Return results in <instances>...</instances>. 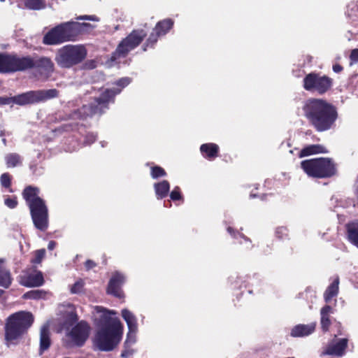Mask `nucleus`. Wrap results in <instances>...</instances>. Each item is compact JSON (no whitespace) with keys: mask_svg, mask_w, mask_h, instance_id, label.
Instances as JSON below:
<instances>
[{"mask_svg":"<svg viewBox=\"0 0 358 358\" xmlns=\"http://www.w3.org/2000/svg\"><path fill=\"white\" fill-rule=\"evenodd\" d=\"M9 56L0 54V73H9Z\"/></svg>","mask_w":358,"mask_h":358,"instance_id":"obj_36","label":"nucleus"},{"mask_svg":"<svg viewBox=\"0 0 358 358\" xmlns=\"http://www.w3.org/2000/svg\"><path fill=\"white\" fill-rule=\"evenodd\" d=\"M301 166L310 177L328 178L336 173L335 164L329 158H315L302 161Z\"/></svg>","mask_w":358,"mask_h":358,"instance_id":"obj_8","label":"nucleus"},{"mask_svg":"<svg viewBox=\"0 0 358 358\" xmlns=\"http://www.w3.org/2000/svg\"><path fill=\"white\" fill-rule=\"evenodd\" d=\"M121 315L127 324V329L138 328L137 318L131 310L124 308L121 310Z\"/></svg>","mask_w":358,"mask_h":358,"instance_id":"obj_25","label":"nucleus"},{"mask_svg":"<svg viewBox=\"0 0 358 358\" xmlns=\"http://www.w3.org/2000/svg\"><path fill=\"white\" fill-rule=\"evenodd\" d=\"M200 152L204 158L212 160L217 157L219 146L213 143H204L200 146Z\"/></svg>","mask_w":358,"mask_h":358,"instance_id":"obj_21","label":"nucleus"},{"mask_svg":"<svg viewBox=\"0 0 358 358\" xmlns=\"http://www.w3.org/2000/svg\"><path fill=\"white\" fill-rule=\"evenodd\" d=\"M10 98L11 105L17 104L22 106L37 102L36 91H29L15 96H10Z\"/></svg>","mask_w":358,"mask_h":358,"instance_id":"obj_18","label":"nucleus"},{"mask_svg":"<svg viewBox=\"0 0 358 358\" xmlns=\"http://www.w3.org/2000/svg\"><path fill=\"white\" fill-rule=\"evenodd\" d=\"M275 236L280 239L287 237V229L284 227H278L275 230Z\"/></svg>","mask_w":358,"mask_h":358,"instance_id":"obj_41","label":"nucleus"},{"mask_svg":"<svg viewBox=\"0 0 358 358\" xmlns=\"http://www.w3.org/2000/svg\"><path fill=\"white\" fill-rule=\"evenodd\" d=\"M154 189L157 198L162 199L168 195L170 185L167 180H162L159 182L155 183Z\"/></svg>","mask_w":358,"mask_h":358,"instance_id":"obj_26","label":"nucleus"},{"mask_svg":"<svg viewBox=\"0 0 358 358\" xmlns=\"http://www.w3.org/2000/svg\"><path fill=\"white\" fill-rule=\"evenodd\" d=\"M347 229L348 240L358 248V223L353 222L348 224Z\"/></svg>","mask_w":358,"mask_h":358,"instance_id":"obj_30","label":"nucleus"},{"mask_svg":"<svg viewBox=\"0 0 358 358\" xmlns=\"http://www.w3.org/2000/svg\"><path fill=\"white\" fill-rule=\"evenodd\" d=\"M20 282L25 287H39L43 284L44 280L41 271H34L22 274Z\"/></svg>","mask_w":358,"mask_h":358,"instance_id":"obj_15","label":"nucleus"},{"mask_svg":"<svg viewBox=\"0 0 358 358\" xmlns=\"http://www.w3.org/2000/svg\"><path fill=\"white\" fill-rule=\"evenodd\" d=\"M150 175L153 179H157L165 176L166 173L162 167L154 166L151 167Z\"/></svg>","mask_w":358,"mask_h":358,"instance_id":"obj_37","label":"nucleus"},{"mask_svg":"<svg viewBox=\"0 0 358 358\" xmlns=\"http://www.w3.org/2000/svg\"><path fill=\"white\" fill-rule=\"evenodd\" d=\"M174 22L172 19L166 18L159 21L155 27L152 33L149 36L147 43L153 45L159 37L166 34L173 27Z\"/></svg>","mask_w":358,"mask_h":358,"instance_id":"obj_12","label":"nucleus"},{"mask_svg":"<svg viewBox=\"0 0 358 358\" xmlns=\"http://www.w3.org/2000/svg\"><path fill=\"white\" fill-rule=\"evenodd\" d=\"M45 255V249H41L36 251L35 259L32 261L35 264H38L41 262Z\"/></svg>","mask_w":358,"mask_h":358,"instance_id":"obj_42","label":"nucleus"},{"mask_svg":"<svg viewBox=\"0 0 358 358\" xmlns=\"http://www.w3.org/2000/svg\"><path fill=\"white\" fill-rule=\"evenodd\" d=\"M332 79L317 73H309L303 78V87L311 92L323 94L331 89Z\"/></svg>","mask_w":358,"mask_h":358,"instance_id":"obj_10","label":"nucleus"},{"mask_svg":"<svg viewBox=\"0 0 358 358\" xmlns=\"http://www.w3.org/2000/svg\"><path fill=\"white\" fill-rule=\"evenodd\" d=\"M145 36L146 32L143 29L133 31L120 43L110 60L108 62V66H111L113 62H120V59L124 58L131 50L137 47Z\"/></svg>","mask_w":358,"mask_h":358,"instance_id":"obj_9","label":"nucleus"},{"mask_svg":"<svg viewBox=\"0 0 358 358\" xmlns=\"http://www.w3.org/2000/svg\"><path fill=\"white\" fill-rule=\"evenodd\" d=\"M35 65L40 68L41 71H43L47 76H48L54 71V64L50 58L42 57L37 62H35Z\"/></svg>","mask_w":358,"mask_h":358,"instance_id":"obj_28","label":"nucleus"},{"mask_svg":"<svg viewBox=\"0 0 358 358\" xmlns=\"http://www.w3.org/2000/svg\"><path fill=\"white\" fill-rule=\"evenodd\" d=\"M333 312V308L330 306H325L320 310V324L324 331H327L329 329L331 324L329 317Z\"/></svg>","mask_w":358,"mask_h":358,"instance_id":"obj_24","label":"nucleus"},{"mask_svg":"<svg viewBox=\"0 0 358 358\" xmlns=\"http://www.w3.org/2000/svg\"><path fill=\"white\" fill-rule=\"evenodd\" d=\"M50 324L46 322L44 324L40 330V354H42L44 351L47 350L51 343L50 337Z\"/></svg>","mask_w":358,"mask_h":358,"instance_id":"obj_20","label":"nucleus"},{"mask_svg":"<svg viewBox=\"0 0 358 358\" xmlns=\"http://www.w3.org/2000/svg\"><path fill=\"white\" fill-rule=\"evenodd\" d=\"M1 1H4L5 0H0Z\"/></svg>","mask_w":358,"mask_h":358,"instance_id":"obj_57","label":"nucleus"},{"mask_svg":"<svg viewBox=\"0 0 358 358\" xmlns=\"http://www.w3.org/2000/svg\"><path fill=\"white\" fill-rule=\"evenodd\" d=\"M90 331L89 324L85 321H80L68 332L67 336L74 345L80 346L86 341Z\"/></svg>","mask_w":358,"mask_h":358,"instance_id":"obj_11","label":"nucleus"},{"mask_svg":"<svg viewBox=\"0 0 358 358\" xmlns=\"http://www.w3.org/2000/svg\"><path fill=\"white\" fill-rule=\"evenodd\" d=\"M3 142L4 144H6V139L5 138H3Z\"/></svg>","mask_w":358,"mask_h":358,"instance_id":"obj_54","label":"nucleus"},{"mask_svg":"<svg viewBox=\"0 0 358 358\" xmlns=\"http://www.w3.org/2000/svg\"><path fill=\"white\" fill-rule=\"evenodd\" d=\"M84 286V282L82 280L76 281L71 287V292L73 294H78L82 292Z\"/></svg>","mask_w":358,"mask_h":358,"instance_id":"obj_38","label":"nucleus"},{"mask_svg":"<svg viewBox=\"0 0 358 358\" xmlns=\"http://www.w3.org/2000/svg\"><path fill=\"white\" fill-rule=\"evenodd\" d=\"M96 136L94 134H88L85 136L84 143L85 145H90L96 141Z\"/></svg>","mask_w":358,"mask_h":358,"instance_id":"obj_46","label":"nucleus"},{"mask_svg":"<svg viewBox=\"0 0 358 358\" xmlns=\"http://www.w3.org/2000/svg\"><path fill=\"white\" fill-rule=\"evenodd\" d=\"M4 203L8 208H14L16 207L17 202L15 198H7L5 199Z\"/></svg>","mask_w":358,"mask_h":358,"instance_id":"obj_44","label":"nucleus"},{"mask_svg":"<svg viewBox=\"0 0 358 358\" xmlns=\"http://www.w3.org/2000/svg\"><path fill=\"white\" fill-rule=\"evenodd\" d=\"M90 27L92 26L88 23L77 22L62 23L50 30L44 36L43 42L46 45H57L74 41L80 32L87 31Z\"/></svg>","mask_w":358,"mask_h":358,"instance_id":"obj_6","label":"nucleus"},{"mask_svg":"<svg viewBox=\"0 0 358 358\" xmlns=\"http://www.w3.org/2000/svg\"><path fill=\"white\" fill-rule=\"evenodd\" d=\"M95 266V264L92 260H87L85 262V267L87 269H91Z\"/></svg>","mask_w":358,"mask_h":358,"instance_id":"obj_50","label":"nucleus"},{"mask_svg":"<svg viewBox=\"0 0 358 358\" xmlns=\"http://www.w3.org/2000/svg\"><path fill=\"white\" fill-rule=\"evenodd\" d=\"M303 110L305 116L318 131L329 129L338 117L336 108L321 99L307 100Z\"/></svg>","mask_w":358,"mask_h":358,"instance_id":"obj_2","label":"nucleus"},{"mask_svg":"<svg viewBox=\"0 0 358 358\" xmlns=\"http://www.w3.org/2000/svg\"><path fill=\"white\" fill-rule=\"evenodd\" d=\"M97 66V63L95 60L91 59L87 61L84 64V68L87 69H93Z\"/></svg>","mask_w":358,"mask_h":358,"instance_id":"obj_47","label":"nucleus"},{"mask_svg":"<svg viewBox=\"0 0 358 358\" xmlns=\"http://www.w3.org/2000/svg\"><path fill=\"white\" fill-rule=\"evenodd\" d=\"M327 152L326 148L321 145H310L303 148L299 152V157H303L308 155L325 153Z\"/></svg>","mask_w":358,"mask_h":358,"instance_id":"obj_27","label":"nucleus"},{"mask_svg":"<svg viewBox=\"0 0 358 358\" xmlns=\"http://www.w3.org/2000/svg\"><path fill=\"white\" fill-rule=\"evenodd\" d=\"M34 322L33 315L27 311H19L10 315L6 321L5 340L7 346L16 345Z\"/></svg>","mask_w":358,"mask_h":358,"instance_id":"obj_4","label":"nucleus"},{"mask_svg":"<svg viewBox=\"0 0 358 358\" xmlns=\"http://www.w3.org/2000/svg\"><path fill=\"white\" fill-rule=\"evenodd\" d=\"M348 345L347 338H334L325 348L323 355L341 357Z\"/></svg>","mask_w":358,"mask_h":358,"instance_id":"obj_16","label":"nucleus"},{"mask_svg":"<svg viewBox=\"0 0 358 358\" xmlns=\"http://www.w3.org/2000/svg\"><path fill=\"white\" fill-rule=\"evenodd\" d=\"M250 196H252V197H255V195H254V194H250Z\"/></svg>","mask_w":358,"mask_h":358,"instance_id":"obj_56","label":"nucleus"},{"mask_svg":"<svg viewBox=\"0 0 358 358\" xmlns=\"http://www.w3.org/2000/svg\"><path fill=\"white\" fill-rule=\"evenodd\" d=\"M0 182L2 187L8 188L10 185V176L8 173H5L1 176Z\"/></svg>","mask_w":358,"mask_h":358,"instance_id":"obj_40","label":"nucleus"},{"mask_svg":"<svg viewBox=\"0 0 358 358\" xmlns=\"http://www.w3.org/2000/svg\"><path fill=\"white\" fill-rule=\"evenodd\" d=\"M78 20H88L91 21H97L98 20L93 15H83L78 17Z\"/></svg>","mask_w":358,"mask_h":358,"instance_id":"obj_49","label":"nucleus"},{"mask_svg":"<svg viewBox=\"0 0 358 358\" xmlns=\"http://www.w3.org/2000/svg\"><path fill=\"white\" fill-rule=\"evenodd\" d=\"M45 0H23L17 2V6L22 9L41 10L45 8Z\"/></svg>","mask_w":358,"mask_h":358,"instance_id":"obj_22","label":"nucleus"},{"mask_svg":"<svg viewBox=\"0 0 358 358\" xmlns=\"http://www.w3.org/2000/svg\"><path fill=\"white\" fill-rule=\"evenodd\" d=\"M35 66V61L29 57L9 56V73L24 71Z\"/></svg>","mask_w":358,"mask_h":358,"instance_id":"obj_14","label":"nucleus"},{"mask_svg":"<svg viewBox=\"0 0 358 358\" xmlns=\"http://www.w3.org/2000/svg\"><path fill=\"white\" fill-rule=\"evenodd\" d=\"M11 105L10 96H0V106Z\"/></svg>","mask_w":358,"mask_h":358,"instance_id":"obj_48","label":"nucleus"},{"mask_svg":"<svg viewBox=\"0 0 358 358\" xmlns=\"http://www.w3.org/2000/svg\"><path fill=\"white\" fill-rule=\"evenodd\" d=\"M132 354L131 350H125L122 352L121 356L124 358H127L129 356H130Z\"/></svg>","mask_w":358,"mask_h":358,"instance_id":"obj_52","label":"nucleus"},{"mask_svg":"<svg viewBox=\"0 0 358 358\" xmlns=\"http://www.w3.org/2000/svg\"><path fill=\"white\" fill-rule=\"evenodd\" d=\"M56 243L55 241H50L48 245V248L50 250H53L55 248Z\"/></svg>","mask_w":358,"mask_h":358,"instance_id":"obj_53","label":"nucleus"},{"mask_svg":"<svg viewBox=\"0 0 358 358\" xmlns=\"http://www.w3.org/2000/svg\"><path fill=\"white\" fill-rule=\"evenodd\" d=\"M12 282L10 271L3 266V262L0 259V286L8 288Z\"/></svg>","mask_w":358,"mask_h":358,"instance_id":"obj_29","label":"nucleus"},{"mask_svg":"<svg viewBox=\"0 0 358 358\" xmlns=\"http://www.w3.org/2000/svg\"><path fill=\"white\" fill-rule=\"evenodd\" d=\"M87 55V49L83 45H66L57 50L55 59L59 66L69 69L81 63Z\"/></svg>","mask_w":358,"mask_h":358,"instance_id":"obj_7","label":"nucleus"},{"mask_svg":"<svg viewBox=\"0 0 358 358\" xmlns=\"http://www.w3.org/2000/svg\"><path fill=\"white\" fill-rule=\"evenodd\" d=\"M358 10V5L356 2H351L348 5L347 15L352 16Z\"/></svg>","mask_w":358,"mask_h":358,"instance_id":"obj_43","label":"nucleus"},{"mask_svg":"<svg viewBox=\"0 0 358 358\" xmlns=\"http://www.w3.org/2000/svg\"><path fill=\"white\" fill-rule=\"evenodd\" d=\"M6 164L8 168H14L22 164V157L16 153H10L5 157Z\"/></svg>","mask_w":358,"mask_h":358,"instance_id":"obj_32","label":"nucleus"},{"mask_svg":"<svg viewBox=\"0 0 358 358\" xmlns=\"http://www.w3.org/2000/svg\"><path fill=\"white\" fill-rule=\"evenodd\" d=\"M59 312L64 320V328L67 329L69 325L72 324L78 320V316L74 306L71 304L62 305Z\"/></svg>","mask_w":358,"mask_h":358,"instance_id":"obj_17","label":"nucleus"},{"mask_svg":"<svg viewBox=\"0 0 358 358\" xmlns=\"http://www.w3.org/2000/svg\"><path fill=\"white\" fill-rule=\"evenodd\" d=\"M350 59V64L358 62V49H354L352 50Z\"/></svg>","mask_w":358,"mask_h":358,"instance_id":"obj_45","label":"nucleus"},{"mask_svg":"<svg viewBox=\"0 0 358 358\" xmlns=\"http://www.w3.org/2000/svg\"><path fill=\"white\" fill-rule=\"evenodd\" d=\"M39 189L27 187L22 193L31 215L34 226L41 231H45L48 227V211L45 201L39 197Z\"/></svg>","mask_w":358,"mask_h":358,"instance_id":"obj_5","label":"nucleus"},{"mask_svg":"<svg viewBox=\"0 0 358 358\" xmlns=\"http://www.w3.org/2000/svg\"><path fill=\"white\" fill-rule=\"evenodd\" d=\"M138 330V328L128 329L126 340L124 342L125 348H129L136 343Z\"/></svg>","mask_w":358,"mask_h":358,"instance_id":"obj_34","label":"nucleus"},{"mask_svg":"<svg viewBox=\"0 0 358 358\" xmlns=\"http://www.w3.org/2000/svg\"><path fill=\"white\" fill-rule=\"evenodd\" d=\"M343 70V68L341 65L339 64H335L333 66V71L335 72V73H339L341 72V71Z\"/></svg>","mask_w":358,"mask_h":358,"instance_id":"obj_51","label":"nucleus"},{"mask_svg":"<svg viewBox=\"0 0 358 358\" xmlns=\"http://www.w3.org/2000/svg\"><path fill=\"white\" fill-rule=\"evenodd\" d=\"M170 198L173 201H178L182 200V196L180 194V190L179 187H175L173 189L170 193Z\"/></svg>","mask_w":358,"mask_h":358,"instance_id":"obj_39","label":"nucleus"},{"mask_svg":"<svg viewBox=\"0 0 358 358\" xmlns=\"http://www.w3.org/2000/svg\"><path fill=\"white\" fill-rule=\"evenodd\" d=\"M338 285L339 278L338 276H336L324 293V299L327 303L329 302L333 297L337 296L339 289Z\"/></svg>","mask_w":358,"mask_h":358,"instance_id":"obj_23","label":"nucleus"},{"mask_svg":"<svg viewBox=\"0 0 358 358\" xmlns=\"http://www.w3.org/2000/svg\"><path fill=\"white\" fill-rule=\"evenodd\" d=\"M315 327V322H312L308 324H297L292 329L290 335L292 337L307 336L314 332Z\"/></svg>","mask_w":358,"mask_h":358,"instance_id":"obj_19","label":"nucleus"},{"mask_svg":"<svg viewBox=\"0 0 358 358\" xmlns=\"http://www.w3.org/2000/svg\"><path fill=\"white\" fill-rule=\"evenodd\" d=\"M228 232L234 236L235 238H238L239 243L243 244L245 248H250L252 247L251 241L248 238L245 237L243 234L240 233L235 234L233 229L231 227L227 228Z\"/></svg>","mask_w":358,"mask_h":358,"instance_id":"obj_35","label":"nucleus"},{"mask_svg":"<svg viewBox=\"0 0 358 358\" xmlns=\"http://www.w3.org/2000/svg\"><path fill=\"white\" fill-rule=\"evenodd\" d=\"M37 102L56 97L58 92L55 89L36 91Z\"/></svg>","mask_w":358,"mask_h":358,"instance_id":"obj_31","label":"nucleus"},{"mask_svg":"<svg viewBox=\"0 0 358 358\" xmlns=\"http://www.w3.org/2000/svg\"><path fill=\"white\" fill-rule=\"evenodd\" d=\"M50 295V293L41 289L32 290L25 293L23 296L24 299H45Z\"/></svg>","mask_w":358,"mask_h":358,"instance_id":"obj_33","label":"nucleus"},{"mask_svg":"<svg viewBox=\"0 0 358 358\" xmlns=\"http://www.w3.org/2000/svg\"><path fill=\"white\" fill-rule=\"evenodd\" d=\"M131 81L129 77L120 78L114 83L115 87L103 90L100 96L95 99L93 106H84L78 112L74 113L73 118H83L95 114H101L108 108V104L113 101L115 96L120 94Z\"/></svg>","mask_w":358,"mask_h":358,"instance_id":"obj_3","label":"nucleus"},{"mask_svg":"<svg viewBox=\"0 0 358 358\" xmlns=\"http://www.w3.org/2000/svg\"><path fill=\"white\" fill-rule=\"evenodd\" d=\"M92 314L96 324L101 326L94 337V345L101 351L113 350L121 341L124 332V326L116 317L117 312L96 306L93 308Z\"/></svg>","mask_w":358,"mask_h":358,"instance_id":"obj_1","label":"nucleus"},{"mask_svg":"<svg viewBox=\"0 0 358 358\" xmlns=\"http://www.w3.org/2000/svg\"><path fill=\"white\" fill-rule=\"evenodd\" d=\"M2 292H3L0 289V296H1V294H2Z\"/></svg>","mask_w":358,"mask_h":358,"instance_id":"obj_55","label":"nucleus"},{"mask_svg":"<svg viewBox=\"0 0 358 358\" xmlns=\"http://www.w3.org/2000/svg\"><path fill=\"white\" fill-rule=\"evenodd\" d=\"M126 280L124 275L120 272H115L108 282L107 292L117 298L124 297V294L122 291V286Z\"/></svg>","mask_w":358,"mask_h":358,"instance_id":"obj_13","label":"nucleus"}]
</instances>
